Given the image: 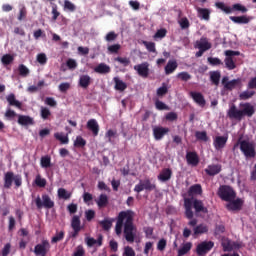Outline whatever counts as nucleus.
<instances>
[{
  "instance_id": "nucleus-1",
  "label": "nucleus",
  "mask_w": 256,
  "mask_h": 256,
  "mask_svg": "<svg viewBox=\"0 0 256 256\" xmlns=\"http://www.w3.org/2000/svg\"><path fill=\"white\" fill-rule=\"evenodd\" d=\"M134 213L131 210L121 211L118 214L115 233L116 235H121L124 233V237L128 243L135 242V233H137V227L133 224ZM124 227V230H123Z\"/></svg>"
},
{
  "instance_id": "nucleus-2",
  "label": "nucleus",
  "mask_w": 256,
  "mask_h": 256,
  "mask_svg": "<svg viewBox=\"0 0 256 256\" xmlns=\"http://www.w3.org/2000/svg\"><path fill=\"white\" fill-rule=\"evenodd\" d=\"M209 213V209L203 203V200H199L197 198H184V215L186 219H190L188 225L190 227H195L197 225V219L193 217H203V215H207Z\"/></svg>"
},
{
  "instance_id": "nucleus-3",
  "label": "nucleus",
  "mask_w": 256,
  "mask_h": 256,
  "mask_svg": "<svg viewBox=\"0 0 256 256\" xmlns=\"http://www.w3.org/2000/svg\"><path fill=\"white\" fill-rule=\"evenodd\" d=\"M237 109L235 104H232L227 112L229 119H236V121H242L243 117H253L255 115V106L249 102L240 103Z\"/></svg>"
},
{
  "instance_id": "nucleus-4",
  "label": "nucleus",
  "mask_w": 256,
  "mask_h": 256,
  "mask_svg": "<svg viewBox=\"0 0 256 256\" xmlns=\"http://www.w3.org/2000/svg\"><path fill=\"white\" fill-rule=\"evenodd\" d=\"M217 195L218 197H220L222 201H226V202L234 201V199H236L237 197V193L235 192L233 187L229 185H221L218 188Z\"/></svg>"
},
{
  "instance_id": "nucleus-5",
  "label": "nucleus",
  "mask_w": 256,
  "mask_h": 256,
  "mask_svg": "<svg viewBox=\"0 0 256 256\" xmlns=\"http://www.w3.org/2000/svg\"><path fill=\"white\" fill-rule=\"evenodd\" d=\"M35 205L37 209H53L55 202L51 199L49 194H42V197L39 195L36 197Z\"/></svg>"
},
{
  "instance_id": "nucleus-6",
  "label": "nucleus",
  "mask_w": 256,
  "mask_h": 256,
  "mask_svg": "<svg viewBox=\"0 0 256 256\" xmlns=\"http://www.w3.org/2000/svg\"><path fill=\"white\" fill-rule=\"evenodd\" d=\"M215 7L217 9H221V11H224L227 15L230 13H233V11H240L241 13H247V7L241 5L240 3H236L231 7L226 6L225 3L223 2H216Z\"/></svg>"
},
{
  "instance_id": "nucleus-7",
  "label": "nucleus",
  "mask_w": 256,
  "mask_h": 256,
  "mask_svg": "<svg viewBox=\"0 0 256 256\" xmlns=\"http://www.w3.org/2000/svg\"><path fill=\"white\" fill-rule=\"evenodd\" d=\"M240 151L246 159H253L256 156L255 146L247 140H242L240 142Z\"/></svg>"
},
{
  "instance_id": "nucleus-8",
  "label": "nucleus",
  "mask_w": 256,
  "mask_h": 256,
  "mask_svg": "<svg viewBox=\"0 0 256 256\" xmlns=\"http://www.w3.org/2000/svg\"><path fill=\"white\" fill-rule=\"evenodd\" d=\"M157 189V185L151 183L149 178L145 180H140V182L134 187L135 193H141V191H155Z\"/></svg>"
},
{
  "instance_id": "nucleus-9",
  "label": "nucleus",
  "mask_w": 256,
  "mask_h": 256,
  "mask_svg": "<svg viewBox=\"0 0 256 256\" xmlns=\"http://www.w3.org/2000/svg\"><path fill=\"white\" fill-rule=\"evenodd\" d=\"M213 247H215L213 241H203L196 246V255L205 256L211 249H213Z\"/></svg>"
},
{
  "instance_id": "nucleus-10",
  "label": "nucleus",
  "mask_w": 256,
  "mask_h": 256,
  "mask_svg": "<svg viewBox=\"0 0 256 256\" xmlns=\"http://www.w3.org/2000/svg\"><path fill=\"white\" fill-rule=\"evenodd\" d=\"M51 249V244L49 243V240H42L40 244H37L34 247V254L36 256H47Z\"/></svg>"
},
{
  "instance_id": "nucleus-11",
  "label": "nucleus",
  "mask_w": 256,
  "mask_h": 256,
  "mask_svg": "<svg viewBox=\"0 0 256 256\" xmlns=\"http://www.w3.org/2000/svg\"><path fill=\"white\" fill-rule=\"evenodd\" d=\"M241 78L233 79L229 81V77L224 76L222 78V85L226 91H233L235 87H241Z\"/></svg>"
},
{
  "instance_id": "nucleus-12",
  "label": "nucleus",
  "mask_w": 256,
  "mask_h": 256,
  "mask_svg": "<svg viewBox=\"0 0 256 256\" xmlns=\"http://www.w3.org/2000/svg\"><path fill=\"white\" fill-rule=\"evenodd\" d=\"M134 70L137 71L140 77L143 79H147L149 77V63L143 62L142 64H138L134 66Z\"/></svg>"
},
{
  "instance_id": "nucleus-13",
  "label": "nucleus",
  "mask_w": 256,
  "mask_h": 256,
  "mask_svg": "<svg viewBox=\"0 0 256 256\" xmlns=\"http://www.w3.org/2000/svg\"><path fill=\"white\" fill-rule=\"evenodd\" d=\"M169 133V128L162 127V126H155L153 127V137L155 141H161L165 135Z\"/></svg>"
},
{
  "instance_id": "nucleus-14",
  "label": "nucleus",
  "mask_w": 256,
  "mask_h": 256,
  "mask_svg": "<svg viewBox=\"0 0 256 256\" xmlns=\"http://www.w3.org/2000/svg\"><path fill=\"white\" fill-rule=\"evenodd\" d=\"M204 171L209 177H215V175H219V173H221L222 166L221 164H210Z\"/></svg>"
},
{
  "instance_id": "nucleus-15",
  "label": "nucleus",
  "mask_w": 256,
  "mask_h": 256,
  "mask_svg": "<svg viewBox=\"0 0 256 256\" xmlns=\"http://www.w3.org/2000/svg\"><path fill=\"white\" fill-rule=\"evenodd\" d=\"M242 207H243V200H241V198L228 201V204H226V209L228 211H241Z\"/></svg>"
},
{
  "instance_id": "nucleus-16",
  "label": "nucleus",
  "mask_w": 256,
  "mask_h": 256,
  "mask_svg": "<svg viewBox=\"0 0 256 256\" xmlns=\"http://www.w3.org/2000/svg\"><path fill=\"white\" fill-rule=\"evenodd\" d=\"M171 177H173V170L170 168H164L158 175V181H161V183H167V181H171Z\"/></svg>"
},
{
  "instance_id": "nucleus-17",
  "label": "nucleus",
  "mask_w": 256,
  "mask_h": 256,
  "mask_svg": "<svg viewBox=\"0 0 256 256\" xmlns=\"http://www.w3.org/2000/svg\"><path fill=\"white\" fill-rule=\"evenodd\" d=\"M186 161L188 165H192V167H197V165H199V155L195 151L187 152Z\"/></svg>"
},
{
  "instance_id": "nucleus-18",
  "label": "nucleus",
  "mask_w": 256,
  "mask_h": 256,
  "mask_svg": "<svg viewBox=\"0 0 256 256\" xmlns=\"http://www.w3.org/2000/svg\"><path fill=\"white\" fill-rule=\"evenodd\" d=\"M190 96L192 97L194 103H197L199 107H205V105H207L205 96H203L201 92H190Z\"/></svg>"
},
{
  "instance_id": "nucleus-19",
  "label": "nucleus",
  "mask_w": 256,
  "mask_h": 256,
  "mask_svg": "<svg viewBox=\"0 0 256 256\" xmlns=\"http://www.w3.org/2000/svg\"><path fill=\"white\" fill-rule=\"evenodd\" d=\"M227 136H216L213 142L214 148L216 151H220V149H224L227 145Z\"/></svg>"
},
{
  "instance_id": "nucleus-20",
  "label": "nucleus",
  "mask_w": 256,
  "mask_h": 256,
  "mask_svg": "<svg viewBox=\"0 0 256 256\" xmlns=\"http://www.w3.org/2000/svg\"><path fill=\"white\" fill-rule=\"evenodd\" d=\"M86 127L89 131L92 132V135L94 137H97V135H99V123H97L96 119L88 120Z\"/></svg>"
},
{
  "instance_id": "nucleus-21",
  "label": "nucleus",
  "mask_w": 256,
  "mask_h": 256,
  "mask_svg": "<svg viewBox=\"0 0 256 256\" xmlns=\"http://www.w3.org/2000/svg\"><path fill=\"white\" fill-rule=\"evenodd\" d=\"M196 47L197 49H202V51H209L212 45L211 42H209V39H207V37H202L200 38L199 41H196Z\"/></svg>"
},
{
  "instance_id": "nucleus-22",
  "label": "nucleus",
  "mask_w": 256,
  "mask_h": 256,
  "mask_svg": "<svg viewBox=\"0 0 256 256\" xmlns=\"http://www.w3.org/2000/svg\"><path fill=\"white\" fill-rule=\"evenodd\" d=\"M18 124L27 127L29 125H35V121L30 116L18 115Z\"/></svg>"
},
{
  "instance_id": "nucleus-23",
  "label": "nucleus",
  "mask_w": 256,
  "mask_h": 256,
  "mask_svg": "<svg viewBox=\"0 0 256 256\" xmlns=\"http://www.w3.org/2000/svg\"><path fill=\"white\" fill-rule=\"evenodd\" d=\"M94 73H99V75H107V73H111V67L105 63H100L94 68Z\"/></svg>"
},
{
  "instance_id": "nucleus-24",
  "label": "nucleus",
  "mask_w": 256,
  "mask_h": 256,
  "mask_svg": "<svg viewBox=\"0 0 256 256\" xmlns=\"http://www.w3.org/2000/svg\"><path fill=\"white\" fill-rule=\"evenodd\" d=\"M230 20L233 21V23H236L237 25H247L251 21V18L247 17L246 15L230 16Z\"/></svg>"
},
{
  "instance_id": "nucleus-25",
  "label": "nucleus",
  "mask_w": 256,
  "mask_h": 256,
  "mask_svg": "<svg viewBox=\"0 0 256 256\" xmlns=\"http://www.w3.org/2000/svg\"><path fill=\"white\" fill-rule=\"evenodd\" d=\"M177 67H179V64H177L176 60H169L164 68L165 75H171V73H175Z\"/></svg>"
},
{
  "instance_id": "nucleus-26",
  "label": "nucleus",
  "mask_w": 256,
  "mask_h": 256,
  "mask_svg": "<svg viewBox=\"0 0 256 256\" xmlns=\"http://www.w3.org/2000/svg\"><path fill=\"white\" fill-rule=\"evenodd\" d=\"M6 101L10 107H16L17 109H21V107H23V104L15 98V94L8 95L6 97Z\"/></svg>"
},
{
  "instance_id": "nucleus-27",
  "label": "nucleus",
  "mask_w": 256,
  "mask_h": 256,
  "mask_svg": "<svg viewBox=\"0 0 256 256\" xmlns=\"http://www.w3.org/2000/svg\"><path fill=\"white\" fill-rule=\"evenodd\" d=\"M14 179H15V174L13 172H6L4 175V188L11 189Z\"/></svg>"
},
{
  "instance_id": "nucleus-28",
  "label": "nucleus",
  "mask_w": 256,
  "mask_h": 256,
  "mask_svg": "<svg viewBox=\"0 0 256 256\" xmlns=\"http://www.w3.org/2000/svg\"><path fill=\"white\" fill-rule=\"evenodd\" d=\"M188 195L189 197H193V195H203V187H201V184H194L190 186Z\"/></svg>"
},
{
  "instance_id": "nucleus-29",
  "label": "nucleus",
  "mask_w": 256,
  "mask_h": 256,
  "mask_svg": "<svg viewBox=\"0 0 256 256\" xmlns=\"http://www.w3.org/2000/svg\"><path fill=\"white\" fill-rule=\"evenodd\" d=\"M113 81L115 83L114 89L116 91L123 92L127 89V83L123 82V80L119 79V77H114Z\"/></svg>"
},
{
  "instance_id": "nucleus-30",
  "label": "nucleus",
  "mask_w": 256,
  "mask_h": 256,
  "mask_svg": "<svg viewBox=\"0 0 256 256\" xmlns=\"http://www.w3.org/2000/svg\"><path fill=\"white\" fill-rule=\"evenodd\" d=\"M79 85L82 89H88L89 85H91V76L81 75L79 78Z\"/></svg>"
},
{
  "instance_id": "nucleus-31",
  "label": "nucleus",
  "mask_w": 256,
  "mask_h": 256,
  "mask_svg": "<svg viewBox=\"0 0 256 256\" xmlns=\"http://www.w3.org/2000/svg\"><path fill=\"white\" fill-rule=\"evenodd\" d=\"M210 81L216 87H219V83L221 81V72L220 71H212L210 72Z\"/></svg>"
},
{
  "instance_id": "nucleus-32",
  "label": "nucleus",
  "mask_w": 256,
  "mask_h": 256,
  "mask_svg": "<svg viewBox=\"0 0 256 256\" xmlns=\"http://www.w3.org/2000/svg\"><path fill=\"white\" fill-rule=\"evenodd\" d=\"M96 204L98 205L99 209L107 207V205H109V197H107L106 194H101L96 200Z\"/></svg>"
},
{
  "instance_id": "nucleus-33",
  "label": "nucleus",
  "mask_w": 256,
  "mask_h": 256,
  "mask_svg": "<svg viewBox=\"0 0 256 256\" xmlns=\"http://www.w3.org/2000/svg\"><path fill=\"white\" fill-rule=\"evenodd\" d=\"M193 247V243L186 242L182 245V247L178 250V256L187 255L189 251H191V248Z\"/></svg>"
},
{
  "instance_id": "nucleus-34",
  "label": "nucleus",
  "mask_w": 256,
  "mask_h": 256,
  "mask_svg": "<svg viewBox=\"0 0 256 256\" xmlns=\"http://www.w3.org/2000/svg\"><path fill=\"white\" fill-rule=\"evenodd\" d=\"M209 231V228L205 224H199L194 228V237H197V235H203V233H207Z\"/></svg>"
},
{
  "instance_id": "nucleus-35",
  "label": "nucleus",
  "mask_w": 256,
  "mask_h": 256,
  "mask_svg": "<svg viewBox=\"0 0 256 256\" xmlns=\"http://www.w3.org/2000/svg\"><path fill=\"white\" fill-rule=\"evenodd\" d=\"M58 197L60 199H64V201H67L71 199V192L67 191L65 188H59L58 189Z\"/></svg>"
},
{
  "instance_id": "nucleus-36",
  "label": "nucleus",
  "mask_w": 256,
  "mask_h": 256,
  "mask_svg": "<svg viewBox=\"0 0 256 256\" xmlns=\"http://www.w3.org/2000/svg\"><path fill=\"white\" fill-rule=\"evenodd\" d=\"M54 137H55V139H57V141H60V143L62 145H68L69 144V136H67V135L63 136V133L57 132V133L54 134Z\"/></svg>"
},
{
  "instance_id": "nucleus-37",
  "label": "nucleus",
  "mask_w": 256,
  "mask_h": 256,
  "mask_svg": "<svg viewBox=\"0 0 256 256\" xmlns=\"http://www.w3.org/2000/svg\"><path fill=\"white\" fill-rule=\"evenodd\" d=\"M99 225L102 227L103 231H109L113 227V222L109 219H104L99 221Z\"/></svg>"
},
{
  "instance_id": "nucleus-38",
  "label": "nucleus",
  "mask_w": 256,
  "mask_h": 256,
  "mask_svg": "<svg viewBox=\"0 0 256 256\" xmlns=\"http://www.w3.org/2000/svg\"><path fill=\"white\" fill-rule=\"evenodd\" d=\"M72 229H81V218L78 215H74L71 220Z\"/></svg>"
},
{
  "instance_id": "nucleus-39",
  "label": "nucleus",
  "mask_w": 256,
  "mask_h": 256,
  "mask_svg": "<svg viewBox=\"0 0 256 256\" xmlns=\"http://www.w3.org/2000/svg\"><path fill=\"white\" fill-rule=\"evenodd\" d=\"M253 95H255V91L246 90V91H243L242 93H240L239 99H241V101H247V99H251V97H253Z\"/></svg>"
},
{
  "instance_id": "nucleus-40",
  "label": "nucleus",
  "mask_w": 256,
  "mask_h": 256,
  "mask_svg": "<svg viewBox=\"0 0 256 256\" xmlns=\"http://www.w3.org/2000/svg\"><path fill=\"white\" fill-rule=\"evenodd\" d=\"M114 61H117L120 63V65H123V67H129V65H131V59L127 57L118 56L114 59Z\"/></svg>"
},
{
  "instance_id": "nucleus-41",
  "label": "nucleus",
  "mask_w": 256,
  "mask_h": 256,
  "mask_svg": "<svg viewBox=\"0 0 256 256\" xmlns=\"http://www.w3.org/2000/svg\"><path fill=\"white\" fill-rule=\"evenodd\" d=\"M198 13H199L200 17H202V19H204L205 21H209V17L211 15V12L209 11V9L199 8Z\"/></svg>"
},
{
  "instance_id": "nucleus-42",
  "label": "nucleus",
  "mask_w": 256,
  "mask_h": 256,
  "mask_svg": "<svg viewBox=\"0 0 256 256\" xmlns=\"http://www.w3.org/2000/svg\"><path fill=\"white\" fill-rule=\"evenodd\" d=\"M35 185L37 187H46L47 186V180L45 178H42L41 175H37L34 181Z\"/></svg>"
},
{
  "instance_id": "nucleus-43",
  "label": "nucleus",
  "mask_w": 256,
  "mask_h": 256,
  "mask_svg": "<svg viewBox=\"0 0 256 256\" xmlns=\"http://www.w3.org/2000/svg\"><path fill=\"white\" fill-rule=\"evenodd\" d=\"M142 43L146 47L147 51H149V53H157V48H155V42L142 41Z\"/></svg>"
},
{
  "instance_id": "nucleus-44",
  "label": "nucleus",
  "mask_w": 256,
  "mask_h": 256,
  "mask_svg": "<svg viewBox=\"0 0 256 256\" xmlns=\"http://www.w3.org/2000/svg\"><path fill=\"white\" fill-rule=\"evenodd\" d=\"M224 62L229 71H233V69L237 67V65H235V61H233V58L231 57H226Z\"/></svg>"
},
{
  "instance_id": "nucleus-45",
  "label": "nucleus",
  "mask_w": 256,
  "mask_h": 256,
  "mask_svg": "<svg viewBox=\"0 0 256 256\" xmlns=\"http://www.w3.org/2000/svg\"><path fill=\"white\" fill-rule=\"evenodd\" d=\"M19 75L21 77H27L30 73L29 68L25 64H20L18 67Z\"/></svg>"
},
{
  "instance_id": "nucleus-46",
  "label": "nucleus",
  "mask_w": 256,
  "mask_h": 256,
  "mask_svg": "<svg viewBox=\"0 0 256 256\" xmlns=\"http://www.w3.org/2000/svg\"><path fill=\"white\" fill-rule=\"evenodd\" d=\"M64 9L66 11H70L71 13L75 12L77 7L75 6V4H73L71 1L69 0H65L64 1Z\"/></svg>"
},
{
  "instance_id": "nucleus-47",
  "label": "nucleus",
  "mask_w": 256,
  "mask_h": 256,
  "mask_svg": "<svg viewBox=\"0 0 256 256\" xmlns=\"http://www.w3.org/2000/svg\"><path fill=\"white\" fill-rule=\"evenodd\" d=\"M195 137H196V139H198V141H208V139H209L207 137L206 131H196Z\"/></svg>"
},
{
  "instance_id": "nucleus-48",
  "label": "nucleus",
  "mask_w": 256,
  "mask_h": 256,
  "mask_svg": "<svg viewBox=\"0 0 256 256\" xmlns=\"http://www.w3.org/2000/svg\"><path fill=\"white\" fill-rule=\"evenodd\" d=\"M41 167H44V169H49L51 167V157L44 156L41 158Z\"/></svg>"
},
{
  "instance_id": "nucleus-49",
  "label": "nucleus",
  "mask_w": 256,
  "mask_h": 256,
  "mask_svg": "<svg viewBox=\"0 0 256 256\" xmlns=\"http://www.w3.org/2000/svg\"><path fill=\"white\" fill-rule=\"evenodd\" d=\"M63 239H65V232L60 231L54 237H52L51 243H59V241H63Z\"/></svg>"
},
{
  "instance_id": "nucleus-50",
  "label": "nucleus",
  "mask_w": 256,
  "mask_h": 256,
  "mask_svg": "<svg viewBox=\"0 0 256 256\" xmlns=\"http://www.w3.org/2000/svg\"><path fill=\"white\" fill-rule=\"evenodd\" d=\"M85 145H87V141L83 137L77 136L74 141V147H85Z\"/></svg>"
},
{
  "instance_id": "nucleus-51",
  "label": "nucleus",
  "mask_w": 256,
  "mask_h": 256,
  "mask_svg": "<svg viewBox=\"0 0 256 256\" xmlns=\"http://www.w3.org/2000/svg\"><path fill=\"white\" fill-rule=\"evenodd\" d=\"M40 115L41 118L44 119V121H46V119H49V117H51V110H49V108L42 107Z\"/></svg>"
},
{
  "instance_id": "nucleus-52",
  "label": "nucleus",
  "mask_w": 256,
  "mask_h": 256,
  "mask_svg": "<svg viewBox=\"0 0 256 256\" xmlns=\"http://www.w3.org/2000/svg\"><path fill=\"white\" fill-rule=\"evenodd\" d=\"M13 56L11 54H6L4 56H2L1 61L3 63V65H11V63H13Z\"/></svg>"
},
{
  "instance_id": "nucleus-53",
  "label": "nucleus",
  "mask_w": 256,
  "mask_h": 256,
  "mask_svg": "<svg viewBox=\"0 0 256 256\" xmlns=\"http://www.w3.org/2000/svg\"><path fill=\"white\" fill-rule=\"evenodd\" d=\"M166 36H167V29L162 28L157 30V32L154 35V39H163Z\"/></svg>"
},
{
  "instance_id": "nucleus-54",
  "label": "nucleus",
  "mask_w": 256,
  "mask_h": 256,
  "mask_svg": "<svg viewBox=\"0 0 256 256\" xmlns=\"http://www.w3.org/2000/svg\"><path fill=\"white\" fill-rule=\"evenodd\" d=\"M208 63L213 67L218 65H223V62L221 61V59L215 58V57H208Z\"/></svg>"
},
{
  "instance_id": "nucleus-55",
  "label": "nucleus",
  "mask_w": 256,
  "mask_h": 256,
  "mask_svg": "<svg viewBox=\"0 0 256 256\" xmlns=\"http://www.w3.org/2000/svg\"><path fill=\"white\" fill-rule=\"evenodd\" d=\"M168 91L169 89L167 88V86L163 84V86L157 89V95L158 97H163V95H167Z\"/></svg>"
},
{
  "instance_id": "nucleus-56",
  "label": "nucleus",
  "mask_w": 256,
  "mask_h": 256,
  "mask_svg": "<svg viewBox=\"0 0 256 256\" xmlns=\"http://www.w3.org/2000/svg\"><path fill=\"white\" fill-rule=\"evenodd\" d=\"M37 61L40 65H45L47 63V55L45 53L38 54Z\"/></svg>"
},
{
  "instance_id": "nucleus-57",
  "label": "nucleus",
  "mask_w": 256,
  "mask_h": 256,
  "mask_svg": "<svg viewBox=\"0 0 256 256\" xmlns=\"http://www.w3.org/2000/svg\"><path fill=\"white\" fill-rule=\"evenodd\" d=\"M165 247H167V240L162 238L158 241L157 249L158 251H165Z\"/></svg>"
},
{
  "instance_id": "nucleus-58",
  "label": "nucleus",
  "mask_w": 256,
  "mask_h": 256,
  "mask_svg": "<svg viewBox=\"0 0 256 256\" xmlns=\"http://www.w3.org/2000/svg\"><path fill=\"white\" fill-rule=\"evenodd\" d=\"M177 77L181 79V81H189V79H191V75L188 72H180Z\"/></svg>"
},
{
  "instance_id": "nucleus-59",
  "label": "nucleus",
  "mask_w": 256,
  "mask_h": 256,
  "mask_svg": "<svg viewBox=\"0 0 256 256\" xmlns=\"http://www.w3.org/2000/svg\"><path fill=\"white\" fill-rule=\"evenodd\" d=\"M166 121H177L178 115L175 112H169L165 116Z\"/></svg>"
},
{
  "instance_id": "nucleus-60",
  "label": "nucleus",
  "mask_w": 256,
  "mask_h": 256,
  "mask_svg": "<svg viewBox=\"0 0 256 256\" xmlns=\"http://www.w3.org/2000/svg\"><path fill=\"white\" fill-rule=\"evenodd\" d=\"M86 221H93L95 219V212L94 210H88L85 212Z\"/></svg>"
},
{
  "instance_id": "nucleus-61",
  "label": "nucleus",
  "mask_w": 256,
  "mask_h": 256,
  "mask_svg": "<svg viewBox=\"0 0 256 256\" xmlns=\"http://www.w3.org/2000/svg\"><path fill=\"white\" fill-rule=\"evenodd\" d=\"M115 39H117V34L113 31L109 32L105 37V40L108 42L115 41Z\"/></svg>"
},
{
  "instance_id": "nucleus-62",
  "label": "nucleus",
  "mask_w": 256,
  "mask_h": 256,
  "mask_svg": "<svg viewBox=\"0 0 256 256\" xmlns=\"http://www.w3.org/2000/svg\"><path fill=\"white\" fill-rule=\"evenodd\" d=\"M124 255L125 256H135V250H133L130 246H126L124 248Z\"/></svg>"
},
{
  "instance_id": "nucleus-63",
  "label": "nucleus",
  "mask_w": 256,
  "mask_h": 256,
  "mask_svg": "<svg viewBox=\"0 0 256 256\" xmlns=\"http://www.w3.org/2000/svg\"><path fill=\"white\" fill-rule=\"evenodd\" d=\"M73 256H85V249L83 246H78Z\"/></svg>"
},
{
  "instance_id": "nucleus-64",
  "label": "nucleus",
  "mask_w": 256,
  "mask_h": 256,
  "mask_svg": "<svg viewBox=\"0 0 256 256\" xmlns=\"http://www.w3.org/2000/svg\"><path fill=\"white\" fill-rule=\"evenodd\" d=\"M247 87L249 89H256V77L250 79Z\"/></svg>"
}]
</instances>
